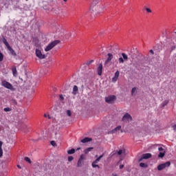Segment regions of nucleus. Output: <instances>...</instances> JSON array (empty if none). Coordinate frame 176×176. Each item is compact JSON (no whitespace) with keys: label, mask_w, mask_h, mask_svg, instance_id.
I'll list each match as a JSON object with an SVG mask.
<instances>
[{"label":"nucleus","mask_w":176,"mask_h":176,"mask_svg":"<svg viewBox=\"0 0 176 176\" xmlns=\"http://www.w3.org/2000/svg\"><path fill=\"white\" fill-rule=\"evenodd\" d=\"M59 98L61 101H63V100H64V96H63V95H60Z\"/></svg>","instance_id":"a19ab883"},{"label":"nucleus","mask_w":176,"mask_h":176,"mask_svg":"<svg viewBox=\"0 0 176 176\" xmlns=\"http://www.w3.org/2000/svg\"><path fill=\"white\" fill-rule=\"evenodd\" d=\"M116 100V96L114 95H110L104 98L105 102L107 104H113Z\"/></svg>","instance_id":"20e7f679"},{"label":"nucleus","mask_w":176,"mask_h":176,"mask_svg":"<svg viewBox=\"0 0 176 176\" xmlns=\"http://www.w3.org/2000/svg\"><path fill=\"white\" fill-rule=\"evenodd\" d=\"M24 160H25V162H28V163H30V164H31V159H30V157H25L24 158Z\"/></svg>","instance_id":"cd10ccee"},{"label":"nucleus","mask_w":176,"mask_h":176,"mask_svg":"<svg viewBox=\"0 0 176 176\" xmlns=\"http://www.w3.org/2000/svg\"><path fill=\"white\" fill-rule=\"evenodd\" d=\"M36 56L41 60H42L43 58H46V55L42 54V52H41V50H39L38 49L36 50Z\"/></svg>","instance_id":"0eeeda50"},{"label":"nucleus","mask_w":176,"mask_h":176,"mask_svg":"<svg viewBox=\"0 0 176 176\" xmlns=\"http://www.w3.org/2000/svg\"><path fill=\"white\" fill-rule=\"evenodd\" d=\"M44 118H48V119H50V115L44 114Z\"/></svg>","instance_id":"79ce46f5"},{"label":"nucleus","mask_w":176,"mask_h":176,"mask_svg":"<svg viewBox=\"0 0 176 176\" xmlns=\"http://www.w3.org/2000/svg\"><path fill=\"white\" fill-rule=\"evenodd\" d=\"M123 167H124V165H123V164H121V165H120V168L122 170V168H123Z\"/></svg>","instance_id":"a18cd8bd"},{"label":"nucleus","mask_w":176,"mask_h":176,"mask_svg":"<svg viewBox=\"0 0 176 176\" xmlns=\"http://www.w3.org/2000/svg\"><path fill=\"white\" fill-rule=\"evenodd\" d=\"M2 41L3 43L5 44L7 48L10 46V45H9V43H8V40L6 39V38H5V36H2Z\"/></svg>","instance_id":"ddd939ff"},{"label":"nucleus","mask_w":176,"mask_h":176,"mask_svg":"<svg viewBox=\"0 0 176 176\" xmlns=\"http://www.w3.org/2000/svg\"><path fill=\"white\" fill-rule=\"evenodd\" d=\"M25 1H28V0H25Z\"/></svg>","instance_id":"5fc2aeb1"},{"label":"nucleus","mask_w":176,"mask_h":176,"mask_svg":"<svg viewBox=\"0 0 176 176\" xmlns=\"http://www.w3.org/2000/svg\"><path fill=\"white\" fill-rule=\"evenodd\" d=\"M3 144V142H2V141H0V149H2Z\"/></svg>","instance_id":"37998d69"},{"label":"nucleus","mask_w":176,"mask_h":176,"mask_svg":"<svg viewBox=\"0 0 176 176\" xmlns=\"http://www.w3.org/2000/svg\"><path fill=\"white\" fill-rule=\"evenodd\" d=\"M1 86H3V87H5L6 89H8V90H11L12 91H14L13 85L10 84V82L6 81V80H3L1 81Z\"/></svg>","instance_id":"f03ea898"},{"label":"nucleus","mask_w":176,"mask_h":176,"mask_svg":"<svg viewBox=\"0 0 176 176\" xmlns=\"http://www.w3.org/2000/svg\"><path fill=\"white\" fill-rule=\"evenodd\" d=\"M74 160V157L72 156H69L68 157V162H72Z\"/></svg>","instance_id":"473e14b6"},{"label":"nucleus","mask_w":176,"mask_h":176,"mask_svg":"<svg viewBox=\"0 0 176 176\" xmlns=\"http://www.w3.org/2000/svg\"><path fill=\"white\" fill-rule=\"evenodd\" d=\"M67 153H68V155H74V153H75L74 148H72V149L67 151Z\"/></svg>","instance_id":"412c9836"},{"label":"nucleus","mask_w":176,"mask_h":176,"mask_svg":"<svg viewBox=\"0 0 176 176\" xmlns=\"http://www.w3.org/2000/svg\"><path fill=\"white\" fill-rule=\"evenodd\" d=\"M3 155V151L2 149H0V157H2Z\"/></svg>","instance_id":"4c0bfd02"},{"label":"nucleus","mask_w":176,"mask_h":176,"mask_svg":"<svg viewBox=\"0 0 176 176\" xmlns=\"http://www.w3.org/2000/svg\"><path fill=\"white\" fill-rule=\"evenodd\" d=\"M67 115L68 116H71L72 115V113H71V111H70L69 110H67Z\"/></svg>","instance_id":"f704fd0d"},{"label":"nucleus","mask_w":176,"mask_h":176,"mask_svg":"<svg viewBox=\"0 0 176 176\" xmlns=\"http://www.w3.org/2000/svg\"><path fill=\"white\" fill-rule=\"evenodd\" d=\"M166 152L164 151L163 153L162 152H160L158 155V157H164V155H165Z\"/></svg>","instance_id":"b1692460"},{"label":"nucleus","mask_w":176,"mask_h":176,"mask_svg":"<svg viewBox=\"0 0 176 176\" xmlns=\"http://www.w3.org/2000/svg\"><path fill=\"white\" fill-rule=\"evenodd\" d=\"M58 43H60L59 40H55V41H52L46 47V48L45 49V51L50 52V50H52V49H53V47H54V46H57V45H58Z\"/></svg>","instance_id":"7ed1b4c3"},{"label":"nucleus","mask_w":176,"mask_h":176,"mask_svg":"<svg viewBox=\"0 0 176 176\" xmlns=\"http://www.w3.org/2000/svg\"><path fill=\"white\" fill-rule=\"evenodd\" d=\"M113 176H118V175H116V174H113Z\"/></svg>","instance_id":"09e8293b"},{"label":"nucleus","mask_w":176,"mask_h":176,"mask_svg":"<svg viewBox=\"0 0 176 176\" xmlns=\"http://www.w3.org/2000/svg\"><path fill=\"white\" fill-rule=\"evenodd\" d=\"M94 60H89L88 62H87V65H90V64H91V63H94Z\"/></svg>","instance_id":"72a5a7b5"},{"label":"nucleus","mask_w":176,"mask_h":176,"mask_svg":"<svg viewBox=\"0 0 176 176\" xmlns=\"http://www.w3.org/2000/svg\"><path fill=\"white\" fill-rule=\"evenodd\" d=\"M125 152V150L124 149H121V150H119L117 153L119 156H120V155H122V153H124Z\"/></svg>","instance_id":"5701e85b"},{"label":"nucleus","mask_w":176,"mask_h":176,"mask_svg":"<svg viewBox=\"0 0 176 176\" xmlns=\"http://www.w3.org/2000/svg\"><path fill=\"white\" fill-rule=\"evenodd\" d=\"M173 129L174 130V131H176V124L173 126Z\"/></svg>","instance_id":"c03bdc74"},{"label":"nucleus","mask_w":176,"mask_h":176,"mask_svg":"<svg viewBox=\"0 0 176 176\" xmlns=\"http://www.w3.org/2000/svg\"><path fill=\"white\" fill-rule=\"evenodd\" d=\"M146 11L147 12V13H152V10H151L150 8H146Z\"/></svg>","instance_id":"c9c22d12"},{"label":"nucleus","mask_w":176,"mask_h":176,"mask_svg":"<svg viewBox=\"0 0 176 176\" xmlns=\"http://www.w3.org/2000/svg\"><path fill=\"white\" fill-rule=\"evenodd\" d=\"M150 53H151V54H155V52H154L152 50H150Z\"/></svg>","instance_id":"49530a36"},{"label":"nucleus","mask_w":176,"mask_h":176,"mask_svg":"<svg viewBox=\"0 0 176 176\" xmlns=\"http://www.w3.org/2000/svg\"><path fill=\"white\" fill-rule=\"evenodd\" d=\"M176 46L175 45H173L170 47V52H173V50H175Z\"/></svg>","instance_id":"2f4dec72"},{"label":"nucleus","mask_w":176,"mask_h":176,"mask_svg":"<svg viewBox=\"0 0 176 176\" xmlns=\"http://www.w3.org/2000/svg\"><path fill=\"white\" fill-rule=\"evenodd\" d=\"M158 151H159L160 152H163V151H164V148H163V147H159V148H158Z\"/></svg>","instance_id":"58836bf2"},{"label":"nucleus","mask_w":176,"mask_h":176,"mask_svg":"<svg viewBox=\"0 0 176 176\" xmlns=\"http://www.w3.org/2000/svg\"><path fill=\"white\" fill-rule=\"evenodd\" d=\"M93 139L90 138H85L84 139L81 140V142L82 144H86V142H90V141H92Z\"/></svg>","instance_id":"4468645a"},{"label":"nucleus","mask_w":176,"mask_h":176,"mask_svg":"<svg viewBox=\"0 0 176 176\" xmlns=\"http://www.w3.org/2000/svg\"><path fill=\"white\" fill-rule=\"evenodd\" d=\"M93 149H94V148L93 147H89L87 148H86L84 152L85 153V155H87V153H89V152H91V151H93Z\"/></svg>","instance_id":"f3484780"},{"label":"nucleus","mask_w":176,"mask_h":176,"mask_svg":"<svg viewBox=\"0 0 176 176\" xmlns=\"http://www.w3.org/2000/svg\"><path fill=\"white\" fill-rule=\"evenodd\" d=\"M7 49L9 50V52H10L12 56H14V57H16V56H17V54H16V52H14V50L13 48H12L10 46L7 47Z\"/></svg>","instance_id":"9b49d317"},{"label":"nucleus","mask_w":176,"mask_h":176,"mask_svg":"<svg viewBox=\"0 0 176 176\" xmlns=\"http://www.w3.org/2000/svg\"><path fill=\"white\" fill-rule=\"evenodd\" d=\"M168 102H169V101L168 100H166L164 102H162L161 105H162V107H166V105H167V104H168Z\"/></svg>","instance_id":"4be33fe9"},{"label":"nucleus","mask_w":176,"mask_h":176,"mask_svg":"<svg viewBox=\"0 0 176 176\" xmlns=\"http://www.w3.org/2000/svg\"><path fill=\"white\" fill-rule=\"evenodd\" d=\"M83 166V161L78 160L77 162V167H82Z\"/></svg>","instance_id":"6ab92c4d"},{"label":"nucleus","mask_w":176,"mask_h":176,"mask_svg":"<svg viewBox=\"0 0 176 176\" xmlns=\"http://www.w3.org/2000/svg\"><path fill=\"white\" fill-rule=\"evenodd\" d=\"M151 157H152V154H151V153L143 154L142 157L140 158L139 162H142V160H144V159H151Z\"/></svg>","instance_id":"6e6552de"},{"label":"nucleus","mask_w":176,"mask_h":176,"mask_svg":"<svg viewBox=\"0 0 176 176\" xmlns=\"http://www.w3.org/2000/svg\"><path fill=\"white\" fill-rule=\"evenodd\" d=\"M95 157H98V155H96L95 156Z\"/></svg>","instance_id":"603ef678"},{"label":"nucleus","mask_w":176,"mask_h":176,"mask_svg":"<svg viewBox=\"0 0 176 176\" xmlns=\"http://www.w3.org/2000/svg\"><path fill=\"white\" fill-rule=\"evenodd\" d=\"M51 145H52V146H56V142L51 141Z\"/></svg>","instance_id":"ea45409f"},{"label":"nucleus","mask_w":176,"mask_h":176,"mask_svg":"<svg viewBox=\"0 0 176 176\" xmlns=\"http://www.w3.org/2000/svg\"><path fill=\"white\" fill-rule=\"evenodd\" d=\"M112 58H113V54L109 53L107 54V58L105 60V65L109 66L112 64Z\"/></svg>","instance_id":"423d86ee"},{"label":"nucleus","mask_w":176,"mask_h":176,"mask_svg":"<svg viewBox=\"0 0 176 176\" xmlns=\"http://www.w3.org/2000/svg\"><path fill=\"white\" fill-rule=\"evenodd\" d=\"M118 63L120 64H123L124 63V60L123 59V58L120 57L118 58Z\"/></svg>","instance_id":"393cba45"},{"label":"nucleus","mask_w":176,"mask_h":176,"mask_svg":"<svg viewBox=\"0 0 176 176\" xmlns=\"http://www.w3.org/2000/svg\"><path fill=\"white\" fill-rule=\"evenodd\" d=\"M135 91H137V88L136 87L132 88V90H131L132 96L134 95V93H135Z\"/></svg>","instance_id":"7c9ffc66"},{"label":"nucleus","mask_w":176,"mask_h":176,"mask_svg":"<svg viewBox=\"0 0 176 176\" xmlns=\"http://www.w3.org/2000/svg\"><path fill=\"white\" fill-rule=\"evenodd\" d=\"M98 75L101 76L102 75V64H100L98 67Z\"/></svg>","instance_id":"f8f14e48"},{"label":"nucleus","mask_w":176,"mask_h":176,"mask_svg":"<svg viewBox=\"0 0 176 176\" xmlns=\"http://www.w3.org/2000/svg\"><path fill=\"white\" fill-rule=\"evenodd\" d=\"M12 73H13L14 76L17 75V69H16V67L12 69Z\"/></svg>","instance_id":"bb28decb"},{"label":"nucleus","mask_w":176,"mask_h":176,"mask_svg":"<svg viewBox=\"0 0 176 176\" xmlns=\"http://www.w3.org/2000/svg\"><path fill=\"white\" fill-rule=\"evenodd\" d=\"M4 112H10L12 111V108L10 107H6L3 109Z\"/></svg>","instance_id":"a878e982"},{"label":"nucleus","mask_w":176,"mask_h":176,"mask_svg":"<svg viewBox=\"0 0 176 176\" xmlns=\"http://www.w3.org/2000/svg\"><path fill=\"white\" fill-rule=\"evenodd\" d=\"M78 149H80V148H78Z\"/></svg>","instance_id":"864d4df0"},{"label":"nucleus","mask_w":176,"mask_h":176,"mask_svg":"<svg viewBox=\"0 0 176 176\" xmlns=\"http://www.w3.org/2000/svg\"><path fill=\"white\" fill-rule=\"evenodd\" d=\"M3 61V54L0 51V62Z\"/></svg>","instance_id":"c756f323"},{"label":"nucleus","mask_w":176,"mask_h":176,"mask_svg":"<svg viewBox=\"0 0 176 176\" xmlns=\"http://www.w3.org/2000/svg\"><path fill=\"white\" fill-rule=\"evenodd\" d=\"M104 157V154H102L100 157H98L93 163L95 164H98V162Z\"/></svg>","instance_id":"dca6fc26"},{"label":"nucleus","mask_w":176,"mask_h":176,"mask_svg":"<svg viewBox=\"0 0 176 176\" xmlns=\"http://www.w3.org/2000/svg\"><path fill=\"white\" fill-rule=\"evenodd\" d=\"M122 58L125 60L127 61L129 60V56H127V54H124V53H122Z\"/></svg>","instance_id":"a211bd4d"},{"label":"nucleus","mask_w":176,"mask_h":176,"mask_svg":"<svg viewBox=\"0 0 176 176\" xmlns=\"http://www.w3.org/2000/svg\"><path fill=\"white\" fill-rule=\"evenodd\" d=\"M78 86L74 85L73 87L72 94H74V96H76V94H78Z\"/></svg>","instance_id":"2eb2a0df"},{"label":"nucleus","mask_w":176,"mask_h":176,"mask_svg":"<svg viewBox=\"0 0 176 176\" xmlns=\"http://www.w3.org/2000/svg\"><path fill=\"white\" fill-rule=\"evenodd\" d=\"M171 166V162H166L164 164H161L157 166V170L158 171H162V170H164V168H166V167H170Z\"/></svg>","instance_id":"39448f33"},{"label":"nucleus","mask_w":176,"mask_h":176,"mask_svg":"<svg viewBox=\"0 0 176 176\" xmlns=\"http://www.w3.org/2000/svg\"><path fill=\"white\" fill-rule=\"evenodd\" d=\"M92 167L94 168H96V167H97L98 168H100V166H98V164H94V162H92Z\"/></svg>","instance_id":"c85d7f7f"},{"label":"nucleus","mask_w":176,"mask_h":176,"mask_svg":"<svg viewBox=\"0 0 176 176\" xmlns=\"http://www.w3.org/2000/svg\"><path fill=\"white\" fill-rule=\"evenodd\" d=\"M18 168H21V166L17 165Z\"/></svg>","instance_id":"de8ad7c7"},{"label":"nucleus","mask_w":176,"mask_h":176,"mask_svg":"<svg viewBox=\"0 0 176 176\" xmlns=\"http://www.w3.org/2000/svg\"><path fill=\"white\" fill-rule=\"evenodd\" d=\"M120 73H119V71L116 72L114 77L112 78V82L115 83V82H117L118 79H119V75Z\"/></svg>","instance_id":"9d476101"},{"label":"nucleus","mask_w":176,"mask_h":176,"mask_svg":"<svg viewBox=\"0 0 176 176\" xmlns=\"http://www.w3.org/2000/svg\"><path fill=\"white\" fill-rule=\"evenodd\" d=\"M95 3H96V2H95V1H94V2H93V5H95Z\"/></svg>","instance_id":"3c124183"},{"label":"nucleus","mask_w":176,"mask_h":176,"mask_svg":"<svg viewBox=\"0 0 176 176\" xmlns=\"http://www.w3.org/2000/svg\"><path fill=\"white\" fill-rule=\"evenodd\" d=\"M84 159H85V156L83 155H81L78 160L83 161Z\"/></svg>","instance_id":"e433bc0d"},{"label":"nucleus","mask_w":176,"mask_h":176,"mask_svg":"<svg viewBox=\"0 0 176 176\" xmlns=\"http://www.w3.org/2000/svg\"><path fill=\"white\" fill-rule=\"evenodd\" d=\"M140 166L142 167L143 168H146V167H148V164H145L144 162H141L140 164Z\"/></svg>","instance_id":"aec40b11"},{"label":"nucleus","mask_w":176,"mask_h":176,"mask_svg":"<svg viewBox=\"0 0 176 176\" xmlns=\"http://www.w3.org/2000/svg\"><path fill=\"white\" fill-rule=\"evenodd\" d=\"M121 120L124 123H130V122L133 121V117L131 116V115H130V113H125L124 115L122 116Z\"/></svg>","instance_id":"f257e3e1"},{"label":"nucleus","mask_w":176,"mask_h":176,"mask_svg":"<svg viewBox=\"0 0 176 176\" xmlns=\"http://www.w3.org/2000/svg\"><path fill=\"white\" fill-rule=\"evenodd\" d=\"M67 1H68V0H63L64 2H67Z\"/></svg>","instance_id":"8fccbe9b"},{"label":"nucleus","mask_w":176,"mask_h":176,"mask_svg":"<svg viewBox=\"0 0 176 176\" xmlns=\"http://www.w3.org/2000/svg\"><path fill=\"white\" fill-rule=\"evenodd\" d=\"M118 131H121V133H123V131H122V126L119 125L116 126L114 129L111 131L112 134H115L118 133Z\"/></svg>","instance_id":"1a4fd4ad"}]
</instances>
